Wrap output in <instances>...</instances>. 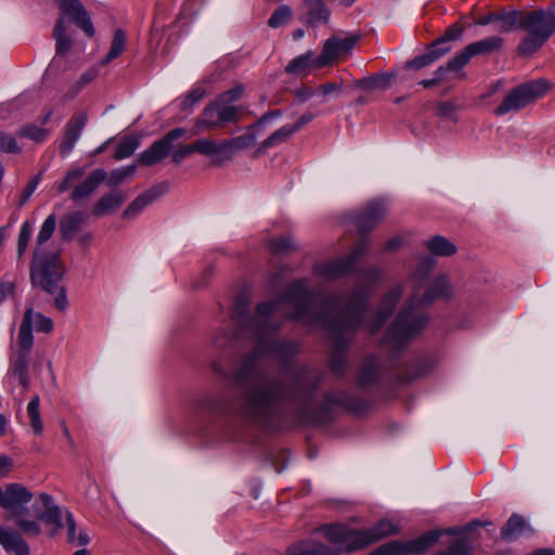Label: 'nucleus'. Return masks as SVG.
I'll use <instances>...</instances> for the list:
<instances>
[{
  "label": "nucleus",
  "mask_w": 555,
  "mask_h": 555,
  "mask_svg": "<svg viewBox=\"0 0 555 555\" xmlns=\"http://www.w3.org/2000/svg\"><path fill=\"white\" fill-rule=\"evenodd\" d=\"M282 302H287L294 308L286 315L287 319L304 321L305 324L312 326L310 322L313 314L309 315L312 293L306 281L300 279L293 282L279 298L257 305L253 315L248 314L247 297L238 295L232 312V319L237 326L235 334L221 330L214 336V344L220 349L228 347L234 336L249 338L256 343L233 372V380L238 389V414L253 424L267 426L282 416L285 403L296 406V420L300 425L330 422L335 406L353 413L365 412L369 408L367 402L344 390L327 391L322 403L313 406L321 375L307 365L284 370L279 374H268L260 369L261 359L267 354H274L286 363L299 352L296 341L270 338L282 324L275 318Z\"/></svg>",
  "instance_id": "nucleus-1"
},
{
  "label": "nucleus",
  "mask_w": 555,
  "mask_h": 555,
  "mask_svg": "<svg viewBox=\"0 0 555 555\" xmlns=\"http://www.w3.org/2000/svg\"><path fill=\"white\" fill-rule=\"evenodd\" d=\"M366 309V294L362 289H354L350 294H332L311 318V325L321 326L331 335L333 350L330 365L338 376L346 372V352L363 323Z\"/></svg>",
  "instance_id": "nucleus-2"
},
{
  "label": "nucleus",
  "mask_w": 555,
  "mask_h": 555,
  "mask_svg": "<svg viewBox=\"0 0 555 555\" xmlns=\"http://www.w3.org/2000/svg\"><path fill=\"white\" fill-rule=\"evenodd\" d=\"M400 532V528L392 522H376L369 529L358 530L345 522H333L319 528L334 547H328L314 540L300 541L288 547L286 555H339L343 552L351 553L362 550L379 540Z\"/></svg>",
  "instance_id": "nucleus-3"
},
{
  "label": "nucleus",
  "mask_w": 555,
  "mask_h": 555,
  "mask_svg": "<svg viewBox=\"0 0 555 555\" xmlns=\"http://www.w3.org/2000/svg\"><path fill=\"white\" fill-rule=\"evenodd\" d=\"M451 297L449 279L446 275L438 276L422 297L413 293L399 310L393 323L387 330L385 344L393 349L405 346L420 334L428 322L424 309L439 298Z\"/></svg>",
  "instance_id": "nucleus-4"
},
{
  "label": "nucleus",
  "mask_w": 555,
  "mask_h": 555,
  "mask_svg": "<svg viewBox=\"0 0 555 555\" xmlns=\"http://www.w3.org/2000/svg\"><path fill=\"white\" fill-rule=\"evenodd\" d=\"M477 524L467 522L446 529L428 530L413 540L403 542L406 555H422L438 543L444 547L435 555H470L474 542L479 537Z\"/></svg>",
  "instance_id": "nucleus-5"
},
{
  "label": "nucleus",
  "mask_w": 555,
  "mask_h": 555,
  "mask_svg": "<svg viewBox=\"0 0 555 555\" xmlns=\"http://www.w3.org/2000/svg\"><path fill=\"white\" fill-rule=\"evenodd\" d=\"M33 324H35L36 331L46 334L53 330L52 319L40 312H35L34 305L29 304L20 325L16 343L12 346L9 367L10 377L16 379L24 390L30 388L29 366L34 345Z\"/></svg>",
  "instance_id": "nucleus-6"
},
{
  "label": "nucleus",
  "mask_w": 555,
  "mask_h": 555,
  "mask_svg": "<svg viewBox=\"0 0 555 555\" xmlns=\"http://www.w3.org/2000/svg\"><path fill=\"white\" fill-rule=\"evenodd\" d=\"M520 28L528 35L519 42L517 52L529 56L537 52L555 31V13L543 10L522 12Z\"/></svg>",
  "instance_id": "nucleus-7"
},
{
  "label": "nucleus",
  "mask_w": 555,
  "mask_h": 555,
  "mask_svg": "<svg viewBox=\"0 0 555 555\" xmlns=\"http://www.w3.org/2000/svg\"><path fill=\"white\" fill-rule=\"evenodd\" d=\"M29 271L33 286L51 295L57 291L65 273L60 255L46 249L34 250Z\"/></svg>",
  "instance_id": "nucleus-8"
},
{
  "label": "nucleus",
  "mask_w": 555,
  "mask_h": 555,
  "mask_svg": "<svg viewBox=\"0 0 555 555\" xmlns=\"http://www.w3.org/2000/svg\"><path fill=\"white\" fill-rule=\"evenodd\" d=\"M243 107L227 105L218 99L211 100L194 121L193 134L202 131L222 129L229 124H237L241 120Z\"/></svg>",
  "instance_id": "nucleus-9"
},
{
  "label": "nucleus",
  "mask_w": 555,
  "mask_h": 555,
  "mask_svg": "<svg viewBox=\"0 0 555 555\" xmlns=\"http://www.w3.org/2000/svg\"><path fill=\"white\" fill-rule=\"evenodd\" d=\"M548 89L545 80H533L513 88L494 109L496 116L517 112L542 98Z\"/></svg>",
  "instance_id": "nucleus-10"
},
{
  "label": "nucleus",
  "mask_w": 555,
  "mask_h": 555,
  "mask_svg": "<svg viewBox=\"0 0 555 555\" xmlns=\"http://www.w3.org/2000/svg\"><path fill=\"white\" fill-rule=\"evenodd\" d=\"M367 249L369 243L363 238L348 256L328 262L317 263L313 267V272L325 280L341 278L352 270L353 266L366 254Z\"/></svg>",
  "instance_id": "nucleus-11"
},
{
  "label": "nucleus",
  "mask_w": 555,
  "mask_h": 555,
  "mask_svg": "<svg viewBox=\"0 0 555 555\" xmlns=\"http://www.w3.org/2000/svg\"><path fill=\"white\" fill-rule=\"evenodd\" d=\"M361 39V34L352 33L340 38L332 36L325 40L322 51L318 57L313 60L314 66L318 68L332 64L335 60L348 56L354 46Z\"/></svg>",
  "instance_id": "nucleus-12"
},
{
  "label": "nucleus",
  "mask_w": 555,
  "mask_h": 555,
  "mask_svg": "<svg viewBox=\"0 0 555 555\" xmlns=\"http://www.w3.org/2000/svg\"><path fill=\"white\" fill-rule=\"evenodd\" d=\"M186 132V129L182 127L168 131L163 138L154 141L149 149L140 153L137 163L145 167L160 163L170 155L173 142L184 137Z\"/></svg>",
  "instance_id": "nucleus-13"
},
{
  "label": "nucleus",
  "mask_w": 555,
  "mask_h": 555,
  "mask_svg": "<svg viewBox=\"0 0 555 555\" xmlns=\"http://www.w3.org/2000/svg\"><path fill=\"white\" fill-rule=\"evenodd\" d=\"M33 498V492L22 483L12 482L5 488L0 487V507L13 516L23 515Z\"/></svg>",
  "instance_id": "nucleus-14"
},
{
  "label": "nucleus",
  "mask_w": 555,
  "mask_h": 555,
  "mask_svg": "<svg viewBox=\"0 0 555 555\" xmlns=\"http://www.w3.org/2000/svg\"><path fill=\"white\" fill-rule=\"evenodd\" d=\"M503 44L504 39L500 36H491L469 43L455 54L453 66L464 67L473 56L499 52Z\"/></svg>",
  "instance_id": "nucleus-15"
},
{
  "label": "nucleus",
  "mask_w": 555,
  "mask_h": 555,
  "mask_svg": "<svg viewBox=\"0 0 555 555\" xmlns=\"http://www.w3.org/2000/svg\"><path fill=\"white\" fill-rule=\"evenodd\" d=\"M257 140V135L254 132H247L242 135L227 139L220 143L215 141L214 156H218L215 164H221L225 160H231L236 152L247 150L251 147Z\"/></svg>",
  "instance_id": "nucleus-16"
},
{
  "label": "nucleus",
  "mask_w": 555,
  "mask_h": 555,
  "mask_svg": "<svg viewBox=\"0 0 555 555\" xmlns=\"http://www.w3.org/2000/svg\"><path fill=\"white\" fill-rule=\"evenodd\" d=\"M387 207L380 201H374L365 206L354 218L357 230L361 236L372 231L386 217ZM364 237H362L363 240ZM369 242V240L365 237Z\"/></svg>",
  "instance_id": "nucleus-17"
},
{
  "label": "nucleus",
  "mask_w": 555,
  "mask_h": 555,
  "mask_svg": "<svg viewBox=\"0 0 555 555\" xmlns=\"http://www.w3.org/2000/svg\"><path fill=\"white\" fill-rule=\"evenodd\" d=\"M63 15L67 16L88 37H93L94 27L91 18L79 0H56Z\"/></svg>",
  "instance_id": "nucleus-18"
},
{
  "label": "nucleus",
  "mask_w": 555,
  "mask_h": 555,
  "mask_svg": "<svg viewBox=\"0 0 555 555\" xmlns=\"http://www.w3.org/2000/svg\"><path fill=\"white\" fill-rule=\"evenodd\" d=\"M304 11L300 21L312 28L327 25L331 18V10L325 0H302Z\"/></svg>",
  "instance_id": "nucleus-19"
},
{
  "label": "nucleus",
  "mask_w": 555,
  "mask_h": 555,
  "mask_svg": "<svg viewBox=\"0 0 555 555\" xmlns=\"http://www.w3.org/2000/svg\"><path fill=\"white\" fill-rule=\"evenodd\" d=\"M170 184L167 181L153 185L147 191L135 197L124 210V219H132L137 217L146 206L153 203L159 196L169 191Z\"/></svg>",
  "instance_id": "nucleus-20"
},
{
  "label": "nucleus",
  "mask_w": 555,
  "mask_h": 555,
  "mask_svg": "<svg viewBox=\"0 0 555 555\" xmlns=\"http://www.w3.org/2000/svg\"><path fill=\"white\" fill-rule=\"evenodd\" d=\"M403 295V286L402 285H396L390 291H388L379 305V309L376 313L374 322L370 325V332L371 334H375L389 319V317L392 314L395 308L397 307V304L401 299Z\"/></svg>",
  "instance_id": "nucleus-21"
},
{
  "label": "nucleus",
  "mask_w": 555,
  "mask_h": 555,
  "mask_svg": "<svg viewBox=\"0 0 555 555\" xmlns=\"http://www.w3.org/2000/svg\"><path fill=\"white\" fill-rule=\"evenodd\" d=\"M88 116L86 113H78L70 117L65 126L63 139L60 143V153L63 156L68 155L78 141L86 124Z\"/></svg>",
  "instance_id": "nucleus-22"
},
{
  "label": "nucleus",
  "mask_w": 555,
  "mask_h": 555,
  "mask_svg": "<svg viewBox=\"0 0 555 555\" xmlns=\"http://www.w3.org/2000/svg\"><path fill=\"white\" fill-rule=\"evenodd\" d=\"M214 146L215 140L206 138L198 139L191 144H183L175 150L172 149L170 153L171 159L176 165H179L193 153H198L204 156H214Z\"/></svg>",
  "instance_id": "nucleus-23"
},
{
  "label": "nucleus",
  "mask_w": 555,
  "mask_h": 555,
  "mask_svg": "<svg viewBox=\"0 0 555 555\" xmlns=\"http://www.w3.org/2000/svg\"><path fill=\"white\" fill-rule=\"evenodd\" d=\"M107 173L104 169L93 170L82 182L77 184L72 193L70 198L75 202L89 197L95 189L106 180Z\"/></svg>",
  "instance_id": "nucleus-24"
},
{
  "label": "nucleus",
  "mask_w": 555,
  "mask_h": 555,
  "mask_svg": "<svg viewBox=\"0 0 555 555\" xmlns=\"http://www.w3.org/2000/svg\"><path fill=\"white\" fill-rule=\"evenodd\" d=\"M126 195L120 190H114L107 194H104L92 207V215L95 217H102L104 215H111L117 211L124 202Z\"/></svg>",
  "instance_id": "nucleus-25"
},
{
  "label": "nucleus",
  "mask_w": 555,
  "mask_h": 555,
  "mask_svg": "<svg viewBox=\"0 0 555 555\" xmlns=\"http://www.w3.org/2000/svg\"><path fill=\"white\" fill-rule=\"evenodd\" d=\"M38 501L43 508L39 520H74L73 514L55 503L54 499L48 493H40Z\"/></svg>",
  "instance_id": "nucleus-26"
},
{
  "label": "nucleus",
  "mask_w": 555,
  "mask_h": 555,
  "mask_svg": "<svg viewBox=\"0 0 555 555\" xmlns=\"http://www.w3.org/2000/svg\"><path fill=\"white\" fill-rule=\"evenodd\" d=\"M0 545L15 555H29V548L20 533L0 525Z\"/></svg>",
  "instance_id": "nucleus-27"
},
{
  "label": "nucleus",
  "mask_w": 555,
  "mask_h": 555,
  "mask_svg": "<svg viewBox=\"0 0 555 555\" xmlns=\"http://www.w3.org/2000/svg\"><path fill=\"white\" fill-rule=\"evenodd\" d=\"M379 375V362L375 357L370 356L363 361L357 384L360 388H370L377 383Z\"/></svg>",
  "instance_id": "nucleus-28"
},
{
  "label": "nucleus",
  "mask_w": 555,
  "mask_h": 555,
  "mask_svg": "<svg viewBox=\"0 0 555 555\" xmlns=\"http://www.w3.org/2000/svg\"><path fill=\"white\" fill-rule=\"evenodd\" d=\"M86 221V215L81 211L67 214L60 220V235L63 241L69 242Z\"/></svg>",
  "instance_id": "nucleus-29"
},
{
  "label": "nucleus",
  "mask_w": 555,
  "mask_h": 555,
  "mask_svg": "<svg viewBox=\"0 0 555 555\" xmlns=\"http://www.w3.org/2000/svg\"><path fill=\"white\" fill-rule=\"evenodd\" d=\"M522 12L517 10L495 11V29L500 33H511L520 28Z\"/></svg>",
  "instance_id": "nucleus-30"
},
{
  "label": "nucleus",
  "mask_w": 555,
  "mask_h": 555,
  "mask_svg": "<svg viewBox=\"0 0 555 555\" xmlns=\"http://www.w3.org/2000/svg\"><path fill=\"white\" fill-rule=\"evenodd\" d=\"M448 53V48H436L433 43L429 44L427 48V52L414 57L413 60L406 62L405 68L411 69H421L423 67H426L440 57H442L444 54Z\"/></svg>",
  "instance_id": "nucleus-31"
},
{
  "label": "nucleus",
  "mask_w": 555,
  "mask_h": 555,
  "mask_svg": "<svg viewBox=\"0 0 555 555\" xmlns=\"http://www.w3.org/2000/svg\"><path fill=\"white\" fill-rule=\"evenodd\" d=\"M425 245L431 255L438 257H450L456 253V246L442 235H434Z\"/></svg>",
  "instance_id": "nucleus-32"
},
{
  "label": "nucleus",
  "mask_w": 555,
  "mask_h": 555,
  "mask_svg": "<svg viewBox=\"0 0 555 555\" xmlns=\"http://www.w3.org/2000/svg\"><path fill=\"white\" fill-rule=\"evenodd\" d=\"M293 134H294V131L291 128V125H285V126L276 129L267 139H264L260 143V145L256 152V155L262 154L268 149L274 147L281 143L286 142Z\"/></svg>",
  "instance_id": "nucleus-33"
},
{
  "label": "nucleus",
  "mask_w": 555,
  "mask_h": 555,
  "mask_svg": "<svg viewBox=\"0 0 555 555\" xmlns=\"http://www.w3.org/2000/svg\"><path fill=\"white\" fill-rule=\"evenodd\" d=\"M526 532H533L527 522H505L500 530V538L506 543H512Z\"/></svg>",
  "instance_id": "nucleus-34"
},
{
  "label": "nucleus",
  "mask_w": 555,
  "mask_h": 555,
  "mask_svg": "<svg viewBox=\"0 0 555 555\" xmlns=\"http://www.w3.org/2000/svg\"><path fill=\"white\" fill-rule=\"evenodd\" d=\"M53 37L56 41V53L66 54L72 48V39L66 35V26L64 17H60L53 29Z\"/></svg>",
  "instance_id": "nucleus-35"
},
{
  "label": "nucleus",
  "mask_w": 555,
  "mask_h": 555,
  "mask_svg": "<svg viewBox=\"0 0 555 555\" xmlns=\"http://www.w3.org/2000/svg\"><path fill=\"white\" fill-rule=\"evenodd\" d=\"M67 524V543L75 546H85L91 541V535L89 531L78 526L77 522H66Z\"/></svg>",
  "instance_id": "nucleus-36"
},
{
  "label": "nucleus",
  "mask_w": 555,
  "mask_h": 555,
  "mask_svg": "<svg viewBox=\"0 0 555 555\" xmlns=\"http://www.w3.org/2000/svg\"><path fill=\"white\" fill-rule=\"evenodd\" d=\"M391 82V76L388 74H378L374 76L364 77L356 81V87L365 89V90H374L382 89L386 90L389 88Z\"/></svg>",
  "instance_id": "nucleus-37"
},
{
  "label": "nucleus",
  "mask_w": 555,
  "mask_h": 555,
  "mask_svg": "<svg viewBox=\"0 0 555 555\" xmlns=\"http://www.w3.org/2000/svg\"><path fill=\"white\" fill-rule=\"evenodd\" d=\"M140 146V139L135 135L124 137L118 142L115 152L114 158L116 160H121L133 155L135 150Z\"/></svg>",
  "instance_id": "nucleus-38"
},
{
  "label": "nucleus",
  "mask_w": 555,
  "mask_h": 555,
  "mask_svg": "<svg viewBox=\"0 0 555 555\" xmlns=\"http://www.w3.org/2000/svg\"><path fill=\"white\" fill-rule=\"evenodd\" d=\"M56 228V216L54 214L49 215L37 234L36 237V247L34 250L44 249L42 246L47 243L55 232Z\"/></svg>",
  "instance_id": "nucleus-39"
},
{
  "label": "nucleus",
  "mask_w": 555,
  "mask_h": 555,
  "mask_svg": "<svg viewBox=\"0 0 555 555\" xmlns=\"http://www.w3.org/2000/svg\"><path fill=\"white\" fill-rule=\"evenodd\" d=\"M40 398L36 395L27 405V414L30 420V426L35 435L40 436L43 431V423L41 420L40 411Z\"/></svg>",
  "instance_id": "nucleus-40"
},
{
  "label": "nucleus",
  "mask_w": 555,
  "mask_h": 555,
  "mask_svg": "<svg viewBox=\"0 0 555 555\" xmlns=\"http://www.w3.org/2000/svg\"><path fill=\"white\" fill-rule=\"evenodd\" d=\"M293 17V10L287 4H282L278 7L270 18L268 20V25L271 28H280L285 26L291 22Z\"/></svg>",
  "instance_id": "nucleus-41"
},
{
  "label": "nucleus",
  "mask_w": 555,
  "mask_h": 555,
  "mask_svg": "<svg viewBox=\"0 0 555 555\" xmlns=\"http://www.w3.org/2000/svg\"><path fill=\"white\" fill-rule=\"evenodd\" d=\"M464 31V27L460 24H453L450 27H448L444 31V34L431 42L436 48H448V52L451 50L450 42L457 40L462 37Z\"/></svg>",
  "instance_id": "nucleus-42"
},
{
  "label": "nucleus",
  "mask_w": 555,
  "mask_h": 555,
  "mask_svg": "<svg viewBox=\"0 0 555 555\" xmlns=\"http://www.w3.org/2000/svg\"><path fill=\"white\" fill-rule=\"evenodd\" d=\"M126 46V35L122 29H116L114 31L113 40L111 42L109 51L105 56L104 63H108L114 59L118 57Z\"/></svg>",
  "instance_id": "nucleus-43"
},
{
  "label": "nucleus",
  "mask_w": 555,
  "mask_h": 555,
  "mask_svg": "<svg viewBox=\"0 0 555 555\" xmlns=\"http://www.w3.org/2000/svg\"><path fill=\"white\" fill-rule=\"evenodd\" d=\"M135 169H137V164H132V165L113 170L107 179V185L111 188H117L127 178L133 176L135 172Z\"/></svg>",
  "instance_id": "nucleus-44"
},
{
  "label": "nucleus",
  "mask_w": 555,
  "mask_h": 555,
  "mask_svg": "<svg viewBox=\"0 0 555 555\" xmlns=\"http://www.w3.org/2000/svg\"><path fill=\"white\" fill-rule=\"evenodd\" d=\"M49 134V131L44 128L36 125H25L18 131L17 135L22 138H28L37 143L43 142Z\"/></svg>",
  "instance_id": "nucleus-45"
},
{
  "label": "nucleus",
  "mask_w": 555,
  "mask_h": 555,
  "mask_svg": "<svg viewBox=\"0 0 555 555\" xmlns=\"http://www.w3.org/2000/svg\"><path fill=\"white\" fill-rule=\"evenodd\" d=\"M31 235H33V224L29 221H25L22 224L18 236H17L16 254H17L18 260H21L22 257L24 256Z\"/></svg>",
  "instance_id": "nucleus-46"
},
{
  "label": "nucleus",
  "mask_w": 555,
  "mask_h": 555,
  "mask_svg": "<svg viewBox=\"0 0 555 555\" xmlns=\"http://www.w3.org/2000/svg\"><path fill=\"white\" fill-rule=\"evenodd\" d=\"M370 555H406V551L403 542L393 540L379 545Z\"/></svg>",
  "instance_id": "nucleus-47"
},
{
  "label": "nucleus",
  "mask_w": 555,
  "mask_h": 555,
  "mask_svg": "<svg viewBox=\"0 0 555 555\" xmlns=\"http://www.w3.org/2000/svg\"><path fill=\"white\" fill-rule=\"evenodd\" d=\"M435 264L436 261L431 257H423L418 262L415 271L413 272L412 280L418 283H422L423 281L427 280L430 272L435 268Z\"/></svg>",
  "instance_id": "nucleus-48"
},
{
  "label": "nucleus",
  "mask_w": 555,
  "mask_h": 555,
  "mask_svg": "<svg viewBox=\"0 0 555 555\" xmlns=\"http://www.w3.org/2000/svg\"><path fill=\"white\" fill-rule=\"evenodd\" d=\"M21 151L22 147L12 134L0 131V153L18 154Z\"/></svg>",
  "instance_id": "nucleus-49"
},
{
  "label": "nucleus",
  "mask_w": 555,
  "mask_h": 555,
  "mask_svg": "<svg viewBox=\"0 0 555 555\" xmlns=\"http://www.w3.org/2000/svg\"><path fill=\"white\" fill-rule=\"evenodd\" d=\"M455 61V56L451 59L446 66H440L436 69L434 73V77L436 78L437 82H441L444 80H448V74L449 73H455L456 77L464 78L465 74L461 73V69L463 67L453 66V62Z\"/></svg>",
  "instance_id": "nucleus-50"
},
{
  "label": "nucleus",
  "mask_w": 555,
  "mask_h": 555,
  "mask_svg": "<svg viewBox=\"0 0 555 555\" xmlns=\"http://www.w3.org/2000/svg\"><path fill=\"white\" fill-rule=\"evenodd\" d=\"M244 90L245 88L243 85H236L233 88L218 94L216 99H218L227 105H234V102L242 99Z\"/></svg>",
  "instance_id": "nucleus-51"
},
{
  "label": "nucleus",
  "mask_w": 555,
  "mask_h": 555,
  "mask_svg": "<svg viewBox=\"0 0 555 555\" xmlns=\"http://www.w3.org/2000/svg\"><path fill=\"white\" fill-rule=\"evenodd\" d=\"M83 175H85L83 168H75V169L68 170L67 173L65 175L63 181L57 186L59 192L63 193V192L67 191L68 189H70L73 186L74 182L81 179Z\"/></svg>",
  "instance_id": "nucleus-52"
},
{
  "label": "nucleus",
  "mask_w": 555,
  "mask_h": 555,
  "mask_svg": "<svg viewBox=\"0 0 555 555\" xmlns=\"http://www.w3.org/2000/svg\"><path fill=\"white\" fill-rule=\"evenodd\" d=\"M270 248L274 254L288 253L295 249V244L291 237L280 236L270 242Z\"/></svg>",
  "instance_id": "nucleus-53"
},
{
  "label": "nucleus",
  "mask_w": 555,
  "mask_h": 555,
  "mask_svg": "<svg viewBox=\"0 0 555 555\" xmlns=\"http://www.w3.org/2000/svg\"><path fill=\"white\" fill-rule=\"evenodd\" d=\"M310 64V54H302L292 60L285 69L291 74H299L308 68Z\"/></svg>",
  "instance_id": "nucleus-54"
},
{
  "label": "nucleus",
  "mask_w": 555,
  "mask_h": 555,
  "mask_svg": "<svg viewBox=\"0 0 555 555\" xmlns=\"http://www.w3.org/2000/svg\"><path fill=\"white\" fill-rule=\"evenodd\" d=\"M41 179H42V172H39L28 182V184L25 186V189L23 190V192L21 194L20 203H18L20 206H24L28 202L30 196L36 191Z\"/></svg>",
  "instance_id": "nucleus-55"
},
{
  "label": "nucleus",
  "mask_w": 555,
  "mask_h": 555,
  "mask_svg": "<svg viewBox=\"0 0 555 555\" xmlns=\"http://www.w3.org/2000/svg\"><path fill=\"white\" fill-rule=\"evenodd\" d=\"M96 76V72L90 70L87 73H83L79 79L74 83V86L70 88V98H74L76 94H78L85 86H87L89 82H91Z\"/></svg>",
  "instance_id": "nucleus-56"
},
{
  "label": "nucleus",
  "mask_w": 555,
  "mask_h": 555,
  "mask_svg": "<svg viewBox=\"0 0 555 555\" xmlns=\"http://www.w3.org/2000/svg\"><path fill=\"white\" fill-rule=\"evenodd\" d=\"M206 94V90L202 87L195 88L192 91H190L185 98V100L182 103V108L186 109L189 107H192L195 103L201 101Z\"/></svg>",
  "instance_id": "nucleus-57"
},
{
  "label": "nucleus",
  "mask_w": 555,
  "mask_h": 555,
  "mask_svg": "<svg viewBox=\"0 0 555 555\" xmlns=\"http://www.w3.org/2000/svg\"><path fill=\"white\" fill-rule=\"evenodd\" d=\"M282 115H283V113H282L281 109L268 111L256 122H254L250 126H248L247 129L249 131H253V130L257 129L258 127L267 124L268 121H270V120H272L274 118H280Z\"/></svg>",
  "instance_id": "nucleus-58"
},
{
  "label": "nucleus",
  "mask_w": 555,
  "mask_h": 555,
  "mask_svg": "<svg viewBox=\"0 0 555 555\" xmlns=\"http://www.w3.org/2000/svg\"><path fill=\"white\" fill-rule=\"evenodd\" d=\"M54 294H56L54 298L55 307L61 311H65L68 307V300L64 286H59L57 291Z\"/></svg>",
  "instance_id": "nucleus-59"
},
{
  "label": "nucleus",
  "mask_w": 555,
  "mask_h": 555,
  "mask_svg": "<svg viewBox=\"0 0 555 555\" xmlns=\"http://www.w3.org/2000/svg\"><path fill=\"white\" fill-rule=\"evenodd\" d=\"M314 119V114L311 112L304 113L294 125H291L294 133L298 132L306 125L310 124Z\"/></svg>",
  "instance_id": "nucleus-60"
},
{
  "label": "nucleus",
  "mask_w": 555,
  "mask_h": 555,
  "mask_svg": "<svg viewBox=\"0 0 555 555\" xmlns=\"http://www.w3.org/2000/svg\"><path fill=\"white\" fill-rule=\"evenodd\" d=\"M456 107L454 103L446 101L438 105V114L441 117L453 118Z\"/></svg>",
  "instance_id": "nucleus-61"
},
{
  "label": "nucleus",
  "mask_w": 555,
  "mask_h": 555,
  "mask_svg": "<svg viewBox=\"0 0 555 555\" xmlns=\"http://www.w3.org/2000/svg\"><path fill=\"white\" fill-rule=\"evenodd\" d=\"M20 529L28 535H38L41 531L39 522H17Z\"/></svg>",
  "instance_id": "nucleus-62"
},
{
  "label": "nucleus",
  "mask_w": 555,
  "mask_h": 555,
  "mask_svg": "<svg viewBox=\"0 0 555 555\" xmlns=\"http://www.w3.org/2000/svg\"><path fill=\"white\" fill-rule=\"evenodd\" d=\"M341 91V85L334 83V82H326L324 85H321L318 88V92L321 93L323 96H327L334 92H340Z\"/></svg>",
  "instance_id": "nucleus-63"
},
{
  "label": "nucleus",
  "mask_w": 555,
  "mask_h": 555,
  "mask_svg": "<svg viewBox=\"0 0 555 555\" xmlns=\"http://www.w3.org/2000/svg\"><path fill=\"white\" fill-rule=\"evenodd\" d=\"M364 278L369 281H372V282H377L382 279L383 276V271L382 269L377 268V267H372L370 269H367L365 272H364Z\"/></svg>",
  "instance_id": "nucleus-64"
}]
</instances>
